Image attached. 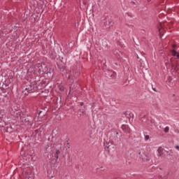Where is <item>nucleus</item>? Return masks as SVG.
Returning <instances> with one entry per match:
<instances>
[{"instance_id":"1","label":"nucleus","mask_w":179,"mask_h":179,"mask_svg":"<svg viewBox=\"0 0 179 179\" xmlns=\"http://www.w3.org/2000/svg\"><path fill=\"white\" fill-rule=\"evenodd\" d=\"M122 129L126 134H129V132H131V129L129 128V126H128L127 124L122 125Z\"/></svg>"},{"instance_id":"2","label":"nucleus","mask_w":179,"mask_h":179,"mask_svg":"<svg viewBox=\"0 0 179 179\" xmlns=\"http://www.w3.org/2000/svg\"><path fill=\"white\" fill-rule=\"evenodd\" d=\"M59 153H61L59 150H57L53 155V160H55L56 162H57V160H58V159L59 157Z\"/></svg>"},{"instance_id":"3","label":"nucleus","mask_w":179,"mask_h":179,"mask_svg":"<svg viewBox=\"0 0 179 179\" xmlns=\"http://www.w3.org/2000/svg\"><path fill=\"white\" fill-rule=\"evenodd\" d=\"M172 55L173 57H176L178 59H179V53L176 52L175 50L172 51Z\"/></svg>"},{"instance_id":"4","label":"nucleus","mask_w":179,"mask_h":179,"mask_svg":"<svg viewBox=\"0 0 179 179\" xmlns=\"http://www.w3.org/2000/svg\"><path fill=\"white\" fill-rule=\"evenodd\" d=\"M169 127H166V128L164 129V132H169Z\"/></svg>"},{"instance_id":"5","label":"nucleus","mask_w":179,"mask_h":179,"mask_svg":"<svg viewBox=\"0 0 179 179\" xmlns=\"http://www.w3.org/2000/svg\"><path fill=\"white\" fill-rule=\"evenodd\" d=\"M145 141H148V139H149V136H145Z\"/></svg>"},{"instance_id":"6","label":"nucleus","mask_w":179,"mask_h":179,"mask_svg":"<svg viewBox=\"0 0 179 179\" xmlns=\"http://www.w3.org/2000/svg\"><path fill=\"white\" fill-rule=\"evenodd\" d=\"M159 31L160 36H162V29H159Z\"/></svg>"},{"instance_id":"7","label":"nucleus","mask_w":179,"mask_h":179,"mask_svg":"<svg viewBox=\"0 0 179 179\" xmlns=\"http://www.w3.org/2000/svg\"><path fill=\"white\" fill-rule=\"evenodd\" d=\"M178 150H179V146L178 145H176L175 147Z\"/></svg>"}]
</instances>
